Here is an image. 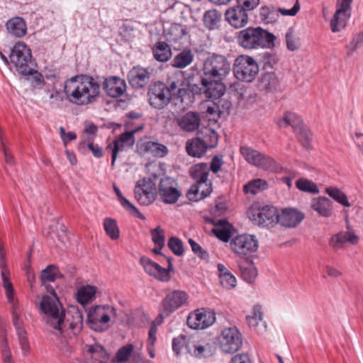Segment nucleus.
<instances>
[{
	"label": "nucleus",
	"mask_w": 363,
	"mask_h": 363,
	"mask_svg": "<svg viewBox=\"0 0 363 363\" xmlns=\"http://www.w3.org/2000/svg\"><path fill=\"white\" fill-rule=\"evenodd\" d=\"M64 91L68 101L77 106H87L96 101L101 84L93 77L80 74L66 80Z\"/></svg>",
	"instance_id": "obj_1"
},
{
	"label": "nucleus",
	"mask_w": 363,
	"mask_h": 363,
	"mask_svg": "<svg viewBox=\"0 0 363 363\" xmlns=\"http://www.w3.org/2000/svg\"><path fill=\"white\" fill-rule=\"evenodd\" d=\"M276 36L259 26L248 27L238 33V44L245 50L272 49L275 46Z\"/></svg>",
	"instance_id": "obj_2"
},
{
	"label": "nucleus",
	"mask_w": 363,
	"mask_h": 363,
	"mask_svg": "<svg viewBox=\"0 0 363 363\" xmlns=\"http://www.w3.org/2000/svg\"><path fill=\"white\" fill-rule=\"evenodd\" d=\"M44 295L39 303V309L44 315L43 320L52 330H60L63 325L65 308L53 289Z\"/></svg>",
	"instance_id": "obj_3"
},
{
	"label": "nucleus",
	"mask_w": 363,
	"mask_h": 363,
	"mask_svg": "<svg viewBox=\"0 0 363 363\" xmlns=\"http://www.w3.org/2000/svg\"><path fill=\"white\" fill-rule=\"evenodd\" d=\"M115 317L116 309L113 306L98 305L88 310L86 322L92 330L102 333L111 326Z\"/></svg>",
	"instance_id": "obj_4"
},
{
	"label": "nucleus",
	"mask_w": 363,
	"mask_h": 363,
	"mask_svg": "<svg viewBox=\"0 0 363 363\" xmlns=\"http://www.w3.org/2000/svg\"><path fill=\"white\" fill-rule=\"evenodd\" d=\"M230 70V63L225 56L213 54L203 61L201 78L224 79Z\"/></svg>",
	"instance_id": "obj_5"
},
{
	"label": "nucleus",
	"mask_w": 363,
	"mask_h": 363,
	"mask_svg": "<svg viewBox=\"0 0 363 363\" xmlns=\"http://www.w3.org/2000/svg\"><path fill=\"white\" fill-rule=\"evenodd\" d=\"M9 58L19 74L28 76L35 72L32 67L31 50L24 43L18 42L15 44Z\"/></svg>",
	"instance_id": "obj_6"
},
{
	"label": "nucleus",
	"mask_w": 363,
	"mask_h": 363,
	"mask_svg": "<svg viewBox=\"0 0 363 363\" xmlns=\"http://www.w3.org/2000/svg\"><path fill=\"white\" fill-rule=\"evenodd\" d=\"M276 123L280 128L291 126L302 145L306 147L309 146L312 138L311 133L296 113L286 112L283 117L276 121Z\"/></svg>",
	"instance_id": "obj_7"
},
{
	"label": "nucleus",
	"mask_w": 363,
	"mask_h": 363,
	"mask_svg": "<svg viewBox=\"0 0 363 363\" xmlns=\"http://www.w3.org/2000/svg\"><path fill=\"white\" fill-rule=\"evenodd\" d=\"M259 71L257 61L251 56L240 55L234 62L233 72L235 77L240 81L251 82Z\"/></svg>",
	"instance_id": "obj_8"
},
{
	"label": "nucleus",
	"mask_w": 363,
	"mask_h": 363,
	"mask_svg": "<svg viewBox=\"0 0 363 363\" xmlns=\"http://www.w3.org/2000/svg\"><path fill=\"white\" fill-rule=\"evenodd\" d=\"M189 296L186 292L182 290H174L168 293L162 300L160 307L158 318H160V323L169 316L178 308L186 304Z\"/></svg>",
	"instance_id": "obj_9"
},
{
	"label": "nucleus",
	"mask_w": 363,
	"mask_h": 363,
	"mask_svg": "<svg viewBox=\"0 0 363 363\" xmlns=\"http://www.w3.org/2000/svg\"><path fill=\"white\" fill-rule=\"evenodd\" d=\"M240 151L245 160L252 165L276 172L281 170L280 165L273 158L256 150L243 146L240 147Z\"/></svg>",
	"instance_id": "obj_10"
},
{
	"label": "nucleus",
	"mask_w": 363,
	"mask_h": 363,
	"mask_svg": "<svg viewBox=\"0 0 363 363\" xmlns=\"http://www.w3.org/2000/svg\"><path fill=\"white\" fill-rule=\"evenodd\" d=\"M221 350L228 354L236 352L242 345L240 332L235 327L225 328L218 337Z\"/></svg>",
	"instance_id": "obj_11"
},
{
	"label": "nucleus",
	"mask_w": 363,
	"mask_h": 363,
	"mask_svg": "<svg viewBox=\"0 0 363 363\" xmlns=\"http://www.w3.org/2000/svg\"><path fill=\"white\" fill-rule=\"evenodd\" d=\"M147 97L150 105L157 109L164 108L172 99L167 85L162 82H157L150 86Z\"/></svg>",
	"instance_id": "obj_12"
},
{
	"label": "nucleus",
	"mask_w": 363,
	"mask_h": 363,
	"mask_svg": "<svg viewBox=\"0 0 363 363\" xmlns=\"http://www.w3.org/2000/svg\"><path fill=\"white\" fill-rule=\"evenodd\" d=\"M60 330H54L53 333L64 335V333L71 330V333L76 335L79 333L83 328V315L78 308L72 306L67 312L65 311L63 318V325Z\"/></svg>",
	"instance_id": "obj_13"
},
{
	"label": "nucleus",
	"mask_w": 363,
	"mask_h": 363,
	"mask_svg": "<svg viewBox=\"0 0 363 363\" xmlns=\"http://www.w3.org/2000/svg\"><path fill=\"white\" fill-rule=\"evenodd\" d=\"M156 191L155 182L151 178H143L135 186V197L140 204L147 206L155 200Z\"/></svg>",
	"instance_id": "obj_14"
},
{
	"label": "nucleus",
	"mask_w": 363,
	"mask_h": 363,
	"mask_svg": "<svg viewBox=\"0 0 363 363\" xmlns=\"http://www.w3.org/2000/svg\"><path fill=\"white\" fill-rule=\"evenodd\" d=\"M230 246L235 253L240 257H245L256 252L258 241L254 235H240L232 239Z\"/></svg>",
	"instance_id": "obj_15"
},
{
	"label": "nucleus",
	"mask_w": 363,
	"mask_h": 363,
	"mask_svg": "<svg viewBox=\"0 0 363 363\" xmlns=\"http://www.w3.org/2000/svg\"><path fill=\"white\" fill-rule=\"evenodd\" d=\"M143 124H140L132 130L125 132L119 135L111 145H109L108 147L112 149L111 154V166L113 167L115 162L117 158L118 152L123 151L127 148H130L133 146L135 143L134 134L143 128Z\"/></svg>",
	"instance_id": "obj_16"
},
{
	"label": "nucleus",
	"mask_w": 363,
	"mask_h": 363,
	"mask_svg": "<svg viewBox=\"0 0 363 363\" xmlns=\"http://www.w3.org/2000/svg\"><path fill=\"white\" fill-rule=\"evenodd\" d=\"M159 194L166 203H175L182 194L178 189V183L170 177H164L160 179Z\"/></svg>",
	"instance_id": "obj_17"
},
{
	"label": "nucleus",
	"mask_w": 363,
	"mask_h": 363,
	"mask_svg": "<svg viewBox=\"0 0 363 363\" xmlns=\"http://www.w3.org/2000/svg\"><path fill=\"white\" fill-rule=\"evenodd\" d=\"M216 320V314L211 311L198 309L189 314L188 325L193 329H204L211 326Z\"/></svg>",
	"instance_id": "obj_18"
},
{
	"label": "nucleus",
	"mask_w": 363,
	"mask_h": 363,
	"mask_svg": "<svg viewBox=\"0 0 363 363\" xmlns=\"http://www.w3.org/2000/svg\"><path fill=\"white\" fill-rule=\"evenodd\" d=\"M136 146L138 153L141 155L164 157L169 152L168 148L164 145L147 139L139 140Z\"/></svg>",
	"instance_id": "obj_19"
},
{
	"label": "nucleus",
	"mask_w": 363,
	"mask_h": 363,
	"mask_svg": "<svg viewBox=\"0 0 363 363\" xmlns=\"http://www.w3.org/2000/svg\"><path fill=\"white\" fill-rule=\"evenodd\" d=\"M223 79L201 78L200 91L206 98L211 100L220 99L225 91V86L221 82Z\"/></svg>",
	"instance_id": "obj_20"
},
{
	"label": "nucleus",
	"mask_w": 363,
	"mask_h": 363,
	"mask_svg": "<svg viewBox=\"0 0 363 363\" xmlns=\"http://www.w3.org/2000/svg\"><path fill=\"white\" fill-rule=\"evenodd\" d=\"M279 213L274 206H266L254 212L252 220L259 226H272L278 223Z\"/></svg>",
	"instance_id": "obj_21"
},
{
	"label": "nucleus",
	"mask_w": 363,
	"mask_h": 363,
	"mask_svg": "<svg viewBox=\"0 0 363 363\" xmlns=\"http://www.w3.org/2000/svg\"><path fill=\"white\" fill-rule=\"evenodd\" d=\"M247 11L248 10L238 5L232 6L225 11V18L232 27L241 28L248 23Z\"/></svg>",
	"instance_id": "obj_22"
},
{
	"label": "nucleus",
	"mask_w": 363,
	"mask_h": 363,
	"mask_svg": "<svg viewBox=\"0 0 363 363\" xmlns=\"http://www.w3.org/2000/svg\"><path fill=\"white\" fill-rule=\"evenodd\" d=\"M305 215L294 208H286L279 213L278 223L281 226L293 228L298 225L304 219Z\"/></svg>",
	"instance_id": "obj_23"
},
{
	"label": "nucleus",
	"mask_w": 363,
	"mask_h": 363,
	"mask_svg": "<svg viewBox=\"0 0 363 363\" xmlns=\"http://www.w3.org/2000/svg\"><path fill=\"white\" fill-rule=\"evenodd\" d=\"M140 262L145 272L150 276L161 281L169 280L170 275H168V271L166 268L161 267L150 258L143 256L140 257Z\"/></svg>",
	"instance_id": "obj_24"
},
{
	"label": "nucleus",
	"mask_w": 363,
	"mask_h": 363,
	"mask_svg": "<svg viewBox=\"0 0 363 363\" xmlns=\"http://www.w3.org/2000/svg\"><path fill=\"white\" fill-rule=\"evenodd\" d=\"M150 74L147 69L140 66L133 67L128 74V79L134 89L145 87L150 82Z\"/></svg>",
	"instance_id": "obj_25"
},
{
	"label": "nucleus",
	"mask_w": 363,
	"mask_h": 363,
	"mask_svg": "<svg viewBox=\"0 0 363 363\" xmlns=\"http://www.w3.org/2000/svg\"><path fill=\"white\" fill-rule=\"evenodd\" d=\"M84 353V363H106L109 358L107 351L99 344L86 345Z\"/></svg>",
	"instance_id": "obj_26"
},
{
	"label": "nucleus",
	"mask_w": 363,
	"mask_h": 363,
	"mask_svg": "<svg viewBox=\"0 0 363 363\" xmlns=\"http://www.w3.org/2000/svg\"><path fill=\"white\" fill-rule=\"evenodd\" d=\"M257 86L260 91L273 93L280 90L281 82L275 72H266L261 74Z\"/></svg>",
	"instance_id": "obj_27"
},
{
	"label": "nucleus",
	"mask_w": 363,
	"mask_h": 363,
	"mask_svg": "<svg viewBox=\"0 0 363 363\" xmlns=\"http://www.w3.org/2000/svg\"><path fill=\"white\" fill-rule=\"evenodd\" d=\"M104 89L109 96L117 98L122 96L126 90L125 80L118 77H109L103 83Z\"/></svg>",
	"instance_id": "obj_28"
},
{
	"label": "nucleus",
	"mask_w": 363,
	"mask_h": 363,
	"mask_svg": "<svg viewBox=\"0 0 363 363\" xmlns=\"http://www.w3.org/2000/svg\"><path fill=\"white\" fill-rule=\"evenodd\" d=\"M178 126L185 132L196 130L201 123V118L198 113L189 111L176 118Z\"/></svg>",
	"instance_id": "obj_29"
},
{
	"label": "nucleus",
	"mask_w": 363,
	"mask_h": 363,
	"mask_svg": "<svg viewBox=\"0 0 363 363\" xmlns=\"http://www.w3.org/2000/svg\"><path fill=\"white\" fill-rule=\"evenodd\" d=\"M212 192V183L208 179L196 182L188 191V196L191 201H199L209 196Z\"/></svg>",
	"instance_id": "obj_30"
},
{
	"label": "nucleus",
	"mask_w": 363,
	"mask_h": 363,
	"mask_svg": "<svg viewBox=\"0 0 363 363\" xmlns=\"http://www.w3.org/2000/svg\"><path fill=\"white\" fill-rule=\"evenodd\" d=\"M311 207L320 216L328 218L333 215V202L327 197L319 196L313 199Z\"/></svg>",
	"instance_id": "obj_31"
},
{
	"label": "nucleus",
	"mask_w": 363,
	"mask_h": 363,
	"mask_svg": "<svg viewBox=\"0 0 363 363\" xmlns=\"http://www.w3.org/2000/svg\"><path fill=\"white\" fill-rule=\"evenodd\" d=\"M187 352L199 358L208 357L213 354L212 346L209 343L204 341L195 342L193 340L187 345Z\"/></svg>",
	"instance_id": "obj_32"
},
{
	"label": "nucleus",
	"mask_w": 363,
	"mask_h": 363,
	"mask_svg": "<svg viewBox=\"0 0 363 363\" xmlns=\"http://www.w3.org/2000/svg\"><path fill=\"white\" fill-rule=\"evenodd\" d=\"M207 149L206 144L200 135L191 140H188L186 144L187 153L194 157H202L206 153Z\"/></svg>",
	"instance_id": "obj_33"
},
{
	"label": "nucleus",
	"mask_w": 363,
	"mask_h": 363,
	"mask_svg": "<svg viewBox=\"0 0 363 363\" xmlns=\"http://www.w3.org/2000/svg\"><path fill=\"white\" fill-rule=\"evenodd\" d=\"M8 32L16 38H21L26 34V24L21 17H14L6 22Z\"/></svg>",
	"instance_id": "obj_34"
},
{
	"label": "nucleus",
	"mask_w": 363,
	"mask_h": 363,
	"mask_svg": "<svg viewBox=\"0 0 363 363\" xmlns=\"http://www.w3.org/2000/svg\"><path fill=\"white\" fill-rule=\"evenodd\" d=\"M246 319L249 326L257 332L262 333L266 330V325L263 321V313L259 306H255L253 315H247Z\"/></svg>",
	"instance_id": "obj_35"
},
{
	"label": "nucleus",
	"mask_w": 363,
	"mask_h": 363,
	"mask_svg": "<svg viewBox=\"0 0 363 363\" xmlns=\"http://www.w3.org/2000/svg\"><path fill=\"white\" fill-rule=\"evenodd\" d=\"M154 58L161 62H167L172 57V52L169 45L165 42H157L152 48Z\"/></svg>",
	"instance_id": "obj_36"
},
{
	"label": "nucleus",
	"mask_w": 363,
	"mask_h": 363,
	"mask_svg": "<svg viewBox=\"0 0 363 363\" xmlns=\"http://www.w3.org/2000/svg\"><path fill=\"white\" fill-rule=\"evenodd\" d=\"M57 277H62V275L59 272L58 268L54 264L48 265L42 271L40 275L41 283L45 286L48 291H51L52 287L47 284V282L54 281Z\"/></svg>",
	"instance_id": "obj_37"
},
{
	"label": "nucleus",
	"mask_w": 363,
	"mask_h": 363,
	"mask_svg": "<svg viewBox=\"0 0 363 363\" xmlns=\"http://www.w3.org/2000/svg\"><path fill=\"white\" fill-rule=\"evenodd\" d=\"M97 289L91 285H86L79 287L76 293V298L82 305H85L91 301L95 296Z\"/></svg>",
	"instance_id": "obj_38"
},
{
	"label": "nucleus",
	"mask_w": 363,
	"mask_h": 363,
	"mask_svg": "<svg viewBox=\"0 0 363 363\" xmlns=\"http://www.w3.org/2000/svg\"><path fill=\"white\" fill-rule=\"evenodd\" d=\"M350 13H345L341 10H336L331 21L330 28L332 32L337 33L342 30L346 26Z\"/></svg>",
	"instance_id": "obj_39"
},
{
	"label": "nucleus",
	"mask_w": 363,
	"mask_h": 363,
	"mask_svg": "<svg viewBox=\"0 0 363 363\" xmlns=\"http://www.w3.org/2000/svg\"><path fill=\"white\" fill-rule=\"evenodd\" d=\"M241 275L247 283H252L257 276V270L252 260L247 259L239 264Z\"/></svg>",
	"instance_id": "obj_40"
},
{
	"label": "nucleus",
	"mask_w": 363,
	"mask_h": 363,
	"mask_svg": "<svg viewBox=\"0 0 363 363\" xmlns=\"http://www.w3.org/2000/svg\"><path fill=\"white\" fill-rule=\"evenodd\" d=\"M230 228V225L225 220H218L212 232L219 240L228 242L231 236Z\"/></svg>",
	"instance_id": "obj_41"
},
{
	"label": "nucleus",
	"mask_w": 363,
	"mask_h": 363,
	"mask_svg": "<svg viewBox=\"0 0 363 363\" xmlns=\"http://www.w3.org/2000/svg\"><path fill=\"white\" fill-rule=\"evenodd\" d=\"M193 60L194 55L191 50H184L174 57L172 65L175 68H185L193 62Z\"/></svg>",
	"instance_id": "obj_42"
},
{
	"label": "nucleus",
	"mask_w": 363,
	"mask_h": 363,
	"mask_svg": "<svg viewBox=\"0 0 363 363\" xmlns=\"http://www.w3.org/2000/svg\"><path fill=\"white\" fill-rule=\"evenodd\" d=\"M113 187L121 206L130 214L140 218H144L143 215L138 210V208L123 196L119 188L116 184H113Z\"/></svg>",
	"instance_id": "obj_43"
},
{
	"label": "nucleus",
	"mask_w": 363,
	"mask_h": 363,
	"mask_svg": "<svg viewBox=\"0 0 363 363\" xmlns=\"http://www.w3.org/2000/svg\"><path fill=\"white\" fill-rule=\"evenodd\" d=\"M189 174L195 182L208 179L209 167L206 163H199L190 169Z\"/></svg>",
	"instance_id": "obj_44"
},
{
	"label": "nucleus",
	"mask_w": 363,
	"mask_h": 363,
	"mask_svg": "<svg viewBox=\"0 0 363 363\" xmlns=\"http://www.w3.org/2000/svg\"><path fill=\"white\" fill-rule=\"evenodd\" d=\"M267 182L262 179H255L250 181L243 186V191L245 194L255 195L260 191L267 189Z\"/></svg>",
	"instance_id": "obj_45"
},
{
	"label": "nucleus",
	"mask_w": 363,
	"mask_h": 363,
	"mask_svg": "<svg viewBox=\"0 0 363 363\" xmlns=\"http://www.w3.org/2000/svg\"><path fill=\"white\" fill-rule=\"evenodd\" d=\"M104 228L106 234L113 240L119 238L120 230L115 219L106 218L104 220Z\"/></svg>",
	"instance_id": "obj_46"
},
{
	"label": "nucleus",
	"mask_w": 363,
	"mask_h": 363,
	"mask_svg": "<svg viewBox=\"0 0 363 363\" xmlns=\"http://www.w3.org/2000/svg\"><path fill=\"white\" fill-rule=\"evenodd\" d=\"M221 20V14L216 9L207 11L203 16L205 26L209 29L216 28Z\"/></svg>",
	"instance_id": "obj_47"
},
{
	"label": "nucleus",
	"mask_w": 363,
	"mask_h": 363,
	"mask_svg": "<svg viewBox=\"0 0 363 363\" xmlns=\"http://www.w3.org/2000/svg\"><path fill=\"white\" fill-rule=\"evenodd\" d=\"M10 272H1V277L2 279V286L6 290V296L9 302L13 305L14 303V289L13 284L10 280Z\"/></svg>",
	"instance_id": "obj_48"
},
{
	"label": "nucleus",
	"mask_w": 363,
	"mask_h": 363,
	"mask_svg": "<svg viewBox=\"0 0 363 363\" xmlns=\"http://www.w3.org/2000/svg\"><path fill=\"white\" fill-rule=\"evenodd\" d=\"M325 191L331 198L343 206L350 207L351 206L350 203L348 201L346 194L338 188L328 187Z\"/></svg>",
	"instance_id": "obj_49"
},
{
	"label": "nucleus",
	"mask_w": 363,
	"mask_h": 363,
	"mask_svg": "<svg viewBox=\"0 0 363 363\" xmlns=\"http://www.w3.org/2000/svg\"><path fill=\"white\" fill-rule=\"evenodd\" d=\"M286 48L290 51H295L300 48L301 43L298 37L295 34L294 30L292 28H289L286 34Z\"/></svg>",
	"instance_id": "obj_50"
},
{
	"label": "nucleus",
	"mask_w": 363,
	"mask_h": 363,
	"mask_svg": "<svg viewBox=\"0 0 363 363\" xmlns=\"http://www.w3.org/2000/svg\"><path fill=\"white\" fill-rule=\"evenodd\" d=\"M260 19L264 23L274 22L277 17V11L274 7L262 6L259 10Z\"/></svg>",
	"instance_id": "obj_51"
},
{
	"label": "nucleus",
	"mask_w": 363,
	"mask_h": 363,
	"mask_svg": "<svg viewBox=\"0 0 363 363\" xmlns=\"http://www.w3.org/2000/svg\"><path fill=\"white\" fill-rule=\"evenodd\" d=\"M133 351L132 345H126L118 350L113 363H125Z\"/></svg>",
	"instance_id": "obj_52"
},
{
	"label": "nucleus",
	"mask_w": 363,
	"mask_h": 363,
	"mask_svg": "<svg viewBox=\"0 0 363 363\" xmlns=\"http://www.w3.org/2000/svg\"><path fill=\"white\" fill-rule=\"evenodd\" d=\"M296 186L299 190L305 192L317 194L319 191L316 184L313 182L306 179H298L296 182Z\"/></svg>",
	"instance_id": "obj_53"
},
{
	"label": "nucleus",
	"mask_w": 363,
	"mask_h": 363,
	"mask_svg": "<svg viewBox=\"0 0 363 363\" xmlns=\"http://www.w3.org/2000/svg\"><path fill=\"white\" fill-rule=\"evenodd\" d=\"M191 342L190 338L184 335H180L172 340V350L177 354H179L184 347L187 350V345Z\"/></svg>",
	"instance_id": "obj_54"
},
{
	"label": "nucleus",
	"mask_w": 363,
	"mask_h": 363,
	"mask_svg": "<svg viewBox=\"0 0 363 363\" xmlns=\"http://www.w3.org/2000/svg\"><path fill=\"white\" fill-rule=\"evenodd\" d=\"M202 140L206 144L207 148H213L218 143V134L217 133L211 129L206 128L203 135L201 136Z\"/></svg>",
	"instance_id": "obj_55"
},
{
	"label": "nucleus",
	"mask_w": 363,
	"mask_h": 363,
	"mask_svg": "<svg viewBox=\"0 0 363 363\" xmlns=\"http://www.w3.org/2000/svg\"><path fill=\"white\" fill-rule=\"evenodd\" d=\"M152 242L160 248H163L165 245V237L164 230L160 227L151 230Z\"/></svg>",
	"instance_id": "obj_56"
},
{
	"label": "nucleus",
	"mask_w": 363,
	"mask_h": 363,
	"mask_svg": "<svg viewBox=\"0 0 363 363\" xmlns=\"http://www.w3.org/2000/svg\"><path fill=\"white\" fill-rule=\"evenodd\" d=\"M168 247L172 252L177 256H181L184 252V245L182 241L176 237L169 238L167 242Z\"/></svg>",
	"instance_id": "obj_57"
},
{
	"label": "nucleus",
	"mask_w": 363,
	"mask_h": 363,
	"mask_svg": "<svg viewBox=\"0 0 363 363\" xmlns=\"http://www.w3.org/2000/svg\"><path fill=\"white\" fill-rule=\"evenodd\" d=\"M278 60L276 54L264 52L262 56L261 64L264 69H272L277 64Z\"/></svg>",
	"instance_id": "obj_58"
},
{
	"label": "nucleus",
	"mask_w": 363,
	"mask_h": 363,
	"mask_svg": "<svg viewBox=\"0 0 363 363\" xmlns=\"http://www.w3.org/2000/svg\"><path fill=\"white\" fill-rule=\"evenodd\" d=\"M363 43V32L354 35L350 43L346 46L347 55L351 56L354 52Z\"/></svg>",
	"instance_id": "obj_59"
},
{
	"label": "nucleus",
	"mask_w": 363,
	"mask_h": 363,
	"mask_svg": "<svg viewBox=\"0 0 363 363\" xmlns=\"http://www.w3.org/2000/svg\"><path fill=\"white\" fill-rule=\"evenodd\" d=\"M345 242V232H341L333 235L330 238L329 244L331 247L337 250L340 249Z\"/></svg>",
	"instance_id": "obj_60"
},
{
	"label": "nucleus",
	"mask_w": 363,
	"mask_h": 363,
	"mask_svg": "<svg viewBox=\"0 0 363 363\" xmlns=\"http://www.w3.org/2000/svg\"><path fill=\"white\" fill-rule=\"evenodd\" d=\"M220 284L226 289H231L236 286V278L229 272L223 277L220 279Z\"/></svg>",
	"instance_id": "obj_61"
},
{
	"label": "nucleus",
	"mask_w": 363,
	"mask_h": 363,
	"mask_svg": "<svg viewBox=\"0 0 363 363\" xmlns=\"http://www.w3.org/2000/svg\"><path fill=\"white\" fill-rule=\"evenodd\" d=\"M19 345L24 355H27L30 349L29 342L27 338L26 332L21 331L18 333Z\"/></svg>",
	"instance_id": "obj_62"
},
{
	"label": "nucleus",
	"mask_w": 363,
	"mask_h": 363,
	"mask_svg": "<svg viewBox=\"0 0 363 363\" xmlns=\"http://www.w3.org/2000/svg\"><path fill=\"white\" fill-rule=\"evenodd\" d=\"M223 163V157L221 155L214 156L211 160L209 171L211 170L213 173L218 172Z\"/></svg>",
	"instance_id": "obj_63"
},
{
	"label": "nucleus",
	"mask_w": 363,
	"mask_h": 363,
	"mask_svg": "<svg viewBox=\"0 0 363 363\" xmlns=\"http://www.w3.org/2000/svg\"><path fill=\"white\" fill-rule=\"evenodd\" d=\"M189 243L191 247L192 251L200 256L201 258H206L208 257V253L202 249V247L196 242L193 239H189Z\"/></svg>",
	"instance_id": "obj_64"
}]
</instances>
